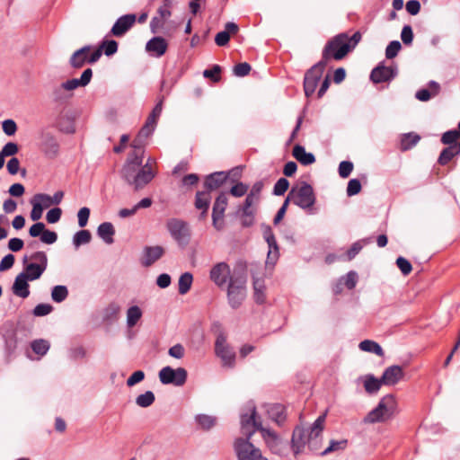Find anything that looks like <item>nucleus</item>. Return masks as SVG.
Masks as SVG:
<instances>
[{
  "label": "nucleus",
  "instance_id": "1",
  "mask_svg": "<svg viewBox=\"0 0 460 460\" xmlns=\"http://www.w3.org/2000/svg\"><path fill=\"white\" fill-rule=\"evenodd\" d=\"M139 156L128 157L121 170L122 178L134 188L136 191L142 190L156 175L155 170L149 165H142Z\"/></svg>",
  "mask_w": 460,
  "mask_h": 460
},
{
  "label": "nucleus",
  "instance_id": "2",
  "mask_svg": "<svg viewBox=\"0 0 460 460\" xmlns=\"http://www.w3.org/2000/svg\"><path fill=\"white\" fill-rule=\"evenodd\" d=\"M349 51H351V46L349 43V35L338 34L326 43L320 62H323L326 66L330 59L341 60Z\"/></svg>",
  "mask_w": 460,
  "mask_h": 460
},
{
  "label": "nucleus",
  "instance_id": "3",
  "mask_svg": "<svg viewBox=\"0 0 460 460\" xmlns=\"http://www.w3.org/2000/svg\"><path fill=\"white\" fill-rule=\"evenodd\" d=\"M397 402L393 394L384 396L377 406L364 418L365 423L384 422L391 419L396 411Z\"/></svg>",
  "mask_w": 460,
  "mask_h": 460
},
{
  "label": "nucleus",
  "instance_id": "4",
  "mask_svg": "<svg viewBox=\"0 0 460 460\" xmlns=\"http://www.w3.org/2000/svg\"><path fill=\"white\" fill-rule=\"evenodd\" d=\"M93 76V70L91 68L85 69L79 79L73 78L62 83L60 85L53 89L52 95L55 101L63 102L72 97L70 92L75 90L80 86L87 85Z\"/></svg>",
  "mask_w": 460,
  "mask_h": 460
},
{
  "label": "nucleus",
  "instance_id": "5",
  "mask_svg": "<svg viewBox=\"0 0 460 460\" xmlns=\"http://www.w3.org/2000/svg\"><path fill=\"white\" fill-rule=\"evenodd\" d=\"M287 199H289V202L292 201L295 205L303 209L312 208L315 202L314 190L312 186L305 181H301L294 186Z\"/></svg>",
  "mask_w": 460,
  "mask_h": 460
},
{
  "label": "nucleus",
  "instance_id": "6",
  "mask_svg": "<svg viewBox=\"0 0 460 460\" xmlns=\"http://www.w3.org/2000/svg\"><path fill=\"white\" fill-rule=\"evenodd\" d=\"M215 353L221 359L224 367L233 368L235 366V352L227 343L224 332H219L215 341Z\"/></svg>",
  "mask_w": 460,
  "mask_h": 460
},
{
  "label": "nucleus",
  "instance_id": "7",
  "mask_svg": "<svg viewBox=\"0 0 460 460\" xmlns=\"http://www.w3.org/2000/svg\"><path fill=\"white\" fill-rule=\"evenodd\" d=\"M234 448L238 460H268L260 448L243 438L235 439Z\"/></svg>",
  "mask_w": 460,
  "mask_h": 460
},
{
  "label": "nucleus",
  "instance_id": "8",
  "mask_svg": "<svg viewBox=\"0 0 460 460\" xmlns=\"http://www.w3.org/2000/svg\"><path fill=\"white\" fill-rule=\"evenodd\" d=\"M246 280L243 277L230 279L227 288L228 303L232 308H238L246 297Z\"/></svg>",
  "mask_w": 460,
  "mask_h": 460
},
{
  "label": "nucleus",
  "instance_id": "9",
  "mask_svg": "<svg viewBox=\"0 0 460 460\" xmlns=\"http://www.w3.org/2000/svg\"><path fill=\"white\" fill-rule=\"evenodd\" d=\"M324 69L325 66L323 62L319 61L305 73L304 78V91L305 96L309 97L314 93Z\"/></svg>",
  "mask_w": 460,
  "mask_h": 460
},
{
  "label": "nucleus",
  "instance_id": "10",
  "mask_svg": "<svg viewBox=\"0 0 460 460\" xmlns=\"http://www.w3.org/2000/svg\"><path fill=\"white\" fill-rule=\"evenodd\" d=\"M159 379L164 385L181 386L186 382L187 371L183 367L173 369L171 367H164L159 371Z\"/></svg>",
  "mask_w": 460,
  "mask_h": 460
},
{
  "label": "nucleus",
  "instance_id": "11",
  "mask_svg": "<svg viewBox=\"0 0 460 460\" xmlns=\"http://www.w3.org/2000/svg\"><path fill=\"white\" fill-rule=\"evenodd\" d=\"M91 51L90 46H84L80 49L74 52L72 57L70 58V65L74 68L82 67L86 62L88 63H95L99 60L102 56L101 49H96L90 56L89 53Z\"/></svg>",
  "mask_w": 460,
  "mask_h": 460
},
{
  "label": "nucleus",
  "instance_id": "12",
  "mask_svg": "<svg viewBox=\"0 0 460 460\" xmlns=\"http://www.w3.org/2000/svg\"><path fill=\"white\" fill-rule=\"evenodd\" d=\"M241 429L243 435L245 436L244 439L247 440L251 438L255 430H259L261 433H262V430L266 429L262 427L261 421L257 420L255 408L252 410L250 414L242 415Z\"/></svg>",
  "mask_w": 460,
  "mask_h": 460
},
{
  "label": "nucleus",
  "instance_id": "13",
  "mask_svg": "<svg viewBox=\"0 0 460 460\" xmlns=\"http://www.w3.org/2000/svg\"><path fill=\"white\" fill-rule=\"evenodd\" d=\"M326 412L320 415L314 422L313 426L310 428V430H307L308 447L312 451H317L321 447V440L319 439V438L323 430Z\"/></svg>",
  "mask_w": 460,
  "mask_h": 460
},
{
  "label": "nucleus",
  "instance_id": "14",
  "mask_svg": "<svg viewBox=\"0 0 460 460\" xmlns=\"http://www.w3.org/2000/svg\"><path fill=\"white\" fill-rule=\"evenodd\" d=\"M261 436L272 453L279 456H285L287 454L288 444L282 441L273 430L269 429H263Z\"/></svg>",
  "mask_w": 460,
  "mask_h": 460
},
{
  "label": "nucleus",
  "instance_id": "15",
  "mask_svg": "<svg viewBox=\"0 0 460 460\" xmlns=\"http://www.w3.org/2000/svg\"><path fill=\"white\" fill-rule=\"evenodd\" d=\"M227 206V197L226 193H220L215 200L212 211L213 226L217 230L224 226V213Z\"/></svg>",
  "mask_w": 460,
  "mask_h": 460
},
{
  "label": "nucleus",
  "instance_id": "16",
  "mask_svg": "<svg viewBox=\"0 0 460 460\" xmlns=\"http://www.w3.org/2000/svg\"><path fill=\"white\" fill-rule=\"evenodd\" d=\"M171 15V5L168 3H164L158 8L156 15L150 22L151 31L155 34L160 32Z\"/></svg>",
  "mask_w": 460,
  "mask_h": 460
},
{
  "label": "nucleus",
  "instance_id": "17",
  "mask_svg": "<svg viewBox=\"0 0 460 460\" xmlns=\"http://www.w3.org/2000/svg\"><path fill=\"white\" fill-rule=\"evenodd\" d=\"M230 267L226 262H218L210 270V279L219 288L225 286L230 277Z\"/></svg>",
  "mask_w": 460,
  "mask_h": 460
},
{
  "label": "nucleus",
  "instance_id": "18",
  "mask_svg": "<svg viewBox=\"0 0 460 460\" xmlns=\"http://www.w3.org/2000/svg\"><path fill=\"white\" fill-rule=\"evenodd\" d=\"M167 227L177 242L187 243L189 239V229L185 222L173 218L167 223Z\"/></svg>",
  "mask_w": 460,
  "mask_h": 460
},
{
  "label": "nucleus",
  "instance_id": "19",
  "mask_svg": "<svg viewBox=\"0 0 460 460\" xmlns=\"http://www.w3.org/2000/svg\"><path fill=\"white\" fill-rule=\"evenodd\" d=\"M307 430L302 427H296L292 435L291 445L295 456H297L303 452L305 446H308L307 442Z\"/></svg>",
  "mask_w": 460,
  "mask_h": 460
},
{
  "label": "nucleus",
  "instance_id": "20",
  "mask_svg": "<svg viewBox=\"0 0 460 460\" xmlns=\"http://www.w3.org/2000/svg\"><path fill=\"white\" fill-rule=\"evenodd\" d=\"M135 14H126L119 18L111 28V33L116 37L123 36L135 23Z\"/></svg>",
  "mask_w": 460,
  "mask_h": 460
},
{
  "label": "nucleus",
  "instance_id": "21",
  "mask_svg": "<svg viewBox=\"0 0 460 460\" xmlns=\"http://www.w3.org/2000/svg\"><path fill=\"white\" fill-rule=\"evenodd\" d=\"M404 376L402 367L394 365L385 368L382 375V381L385 385H394Z\"/></svg>",
  "mask_w": 460,
  "mask_h": 460
},
{
  "label": "nucleus",
  "instance_id": "22",
  "mask_svg": "<svg viewBox=\"0 0 460 460\" xmlns=\"http://www.w3.org/2000/svg\"><path fill=\"white\" fill-rule=\"evenodd\" d=\"M394 76L395 70L391 66H385L382 64L375 67L370 75L371 80L376 84L390 81Z\"/></svg>",
  "mask_w": 460,
  "mask_h": 460
},
{
  "label": "nucleus",
  "instance_id": "23",
  "mask_svg": "<svg viewBox=\"0 0 460 460\" xmlns=\"http://www.w3.org/2000/svg\"><path fill=\"white\" fill-rule=\"evenodd\" d=\"M228 175L224 172H216L205 178L204 187L207 190L206 191H210L217 190L220 188L224 182L227 180Z\"/></svg>",
  "mask_w": 460,
  "mask_h": 460
},
{
  "label": "nucleus",
  "instance_id": "24",
  "mask_svg": "<svg viewBox=\"0 0 460 460\" xmlns=\"http://www.w3.org/2000/svg\"><path fill=\"white\" fill-rule=\"evenodd\" d=\"M211 196L208 191H198L195 197V208L201 210L199 220H205L208 217V210L209 208Z\"/></svg>",
  "mask_w": 460,
  "mask_h": 460
},
{
  "label": "nucleus",
  "instance_id": "25",
  "mask_svg": "<svg viewBox=\"0 0 460 460\" xmlns=\"http://www.w3.org/2000/svg\"><path fill=\"white\" fill-rule=\"evenodd\" d=\"M164 253L162 246H147L144 249V256L142 259V265L149 267L158 261Z\"/></svg>",
  "mask_w": 460,
  "mask_h": 460
},
{
  "label": "nucleus",
  "instance_id": "26",
  "mask_svg": "<svg viewBox=\"0 0 460 460\" xmlns=\"http://www.w3.org/2000/svg\"><path fill=\"white\" fill-rule=\"evenodd\" d=\"M28 280L30 279L25 273L18 274L13 285V294L22 298L28 297L30 295Z\"/></svg>",
  "mask_w": 460,
  "mask_h": 460
},
{
  "label": "nucleus",
  "instance_id": "27",
  "mask_svg": "<svg viewBox=\"0 0 460 460\" xmlns=\"http://www.w3.org/2000/svg\"><path fill=\"white\" fill-rule=\"evenodd\" d=\"M168 43L162 37H154L146 45V50L156 57H162L167 50Z\"/></svg>",
  "mask_w": 460,
  "mask_h": 460
},
{
  "label": "nucleus",
  "instance_id": "28",
  "mask_svg": "<svg viewBox=\"0 0 460 460\" xmlns=\"http://www.w3.org/2000/svg\"><path fill=\"white\" fill-rule=\"evenodd\" d=\"M238 26L234 22H227L225 25V31L218 32L215 37V42L219 47L227 45L230 40V35H234L238 32Z\"/></svg>",
  "mask_w": 460,
  "mask_h": 460
},
{
  "label": "nucleus",
  "instance_id": "29",
  "mask_svg": "<svg viewBox=\"0 0 460 460\" xmlns=\"http://www.w3.org/2000/svg\"><path fill=\"white\" fill-rule=\"evenodd\" d=\"M293 156L303 165H309L315 162V157L312 153H307L304 146L296 145L292 151Z\"/></svg>",
  "mask_w": 460,
  "mask_h": 460
},
{
  "label": "nucleus",
  "instance_id": "30",
  "mask_svg": "<svg viewBox=\"0 0 460 460\" xmlns=\"http://www.w3.org/2000/svg\"><path fill=\"white\" fill-rule=\"evenodd\" d=\"M268 414L270 420L279 426L282 425L287 418L286 408L282 404H272L268 409Z\"/></svg>",
  "mask_w": 460,
  "mask_h": 460
},
{
  "label": "nucleus",
  "instance_id": "31",
  "mask_svg": "<svg viewBox=\"0 0 460 460\" xmlns=\"http://www.w3.org/2000/svg\"><path fill=\"white\" fill-rule=\"evenodd\" d=\"M459 154H460V145L448 146L447 147H446L442 150L438 162L441 165H446L455 156L458 155Z\"/></svg>",
  "mask_w": 460,
  "mask_h": 460
},
{
  "label": "nucleus",
  "instance_id": "32",
  "mask_svg": "<svg viewBox=\"0 0 460 460\" xmlns=\"http://www.w3.org/2000/svg\"><path fill=\"white\" fill-rule=\"evenodd\" d=\"M97 234L108 244H111L114 242L113 235L115 229L113 225L110 222L101 224L98 226Z\"/></svg>",
  "mask_w": 460,
  "mask_h": 460
},
{
  "label": "nucleus",
  "instance_id": "33",
  "mask_svg": "<svg viewBox=\"0 0 460 460\" xmlns=\"http://www.w3.org/2000/svg\"><path fill=\"white\" fill-rule=\"evenodd\" d=\"M420 140V136L414 132L404 134L401 138L400 149L402 151H407L415 146Z\"/></svg>",
  "mask_w": 460,
  "mask_h": 460
},
{
  "label": "nucleus",
  "instance_id": "34",
  "mask_svg": "<svg viewBox=\"0 0 460 460\" xmlns=\"http://www.w3.org/2000/svg\"><path fill=\"white\" fill-rule=\"evenodd\" d=\"M358 348L363 351L372 352L379 357L384 356V350L381 346L377 342L371 340L362 341L359 343Z\"/></svg>",
  "mask_w": 460,
  "mask_h": 460
},
{
  "label": "nucleus",
  "instance_id": "35",
  "mask_svg": "<svg viewBox=\"0 0 460 460\" xmlns=\"http://www.w3.org/2000/svg\"><path fill=\"white\" fill-rule=\"evenodd\" d=\"M382 385H384L382 377L377 379L373 375H367L364 382L365 390L368 394L378 392Z\"/></svg>",
  "mask_w": 460,
  "mask_h": 460
},
{
  "label": "nucleus",
  "instance_id": "36",
  "mask_svg": "<svg viewBox=\"0 0 460 460\" xmlns=\"http://www.w3.org/2000/svg\"><path fill=\"white\" fill-rule=\"evenodd\" d=\"M25 271L23 273L28 276V279L32 281L40 278L42 273L45 271L43 266H39L36 263H28L24 267Z\"/></svg>",
  "mask_w": 460,
  "mask_h": 460
},
{
  "label": "nucleus",
  "instance_id": "37",
  "mask_svg": "<svg viewBox=\"0 0 460 460\" xmlns=\"http://www.w3.org/2000/svg\"><path fill=\"white\" fill-rule=\"evenodd\" d=\"M253 290H254V299L256 303L262 304L265 301V285L264 280L261 279H254L253 280Z\"/></svg>",
  "mask_w": 460,
  "mask_h": 460
},
{
  "label": "nucleus",
  "instance_id": "38",
  "mask_svg": "<svg viewBox=\"0 0 460 460\" xmlns=\"http://www.w3.org/2000/svg\"><path fill=\"white\" fill-rule=\"evenodd\" d=\"M193 281V277L190 272H185L181 275L178 282L179 286V293L181 295H185L189 292L191 288V284Z\"/></svg>",
  "mask_w": 460,
  "mask_h": 460
},
{
  "label": "nucleus",
  "instance_id": "39",
  "mask_svg": "<svg viewBox=\"0 0 460 460\" xmlns=\"http://www.w3.org/2000/svg\"><path fill=\"white\" fill-rule=\"evenodd\" d=\"M199 427L204 430L212 429L217 424V418L207 414H199L196 417Z\"/></svg>",
  "mask_w": 460,
  "mask_h": 460
},
{
  "label": "nucleus",
  "instance_id": "40",
  "mask_svg": "<svg viewBox=\"0 0 460 460\" xmlns=\"http://www.w3.org/2000/svg\"><path fill=\"white\" fill-rule=\"evenodd\" d=\"M142 316L140 308L137 305L131 306L127 311V324L128 327H133L137 324Z\"/></svg>",
  "mask_w": 460,
  "mask_h": 460
},
{
  "label": "nucleus",
  "instance_id": "41",
  "mask_svg": "<svg viewBox=\"0 0 460 460\" xmlns=\"http://www.w3.org/2000/svg\"><path fill=\"white\" fill-rule=\"evenodd\" d=\"M155 396L152 391H146L136 398V403L142 408L149 407L154 403Z\"/></svg>",
  "mask_w": 460,
  "mask_h": 460
},
{
  "label": "nucleus",
  "instance_id": "42",
  "mask_svg": "<svg viewBox=\"0 0 460 460\" xmlns=\"http://www.w3.org/2000/svg\"><path fill=\"white\" fill-rule=\"evenodd\" d=\"M31 349L40 356H44L49 349V342L46 340H35L31 344Z\"/></svg>",
  "mask_w": 460,
  "mask_h": 460
},
{
  "label": "nucleus",
  "instance_id": "43",
  "mask_svg": "<svg viewBox=\"0 0 460 460\" xmlns=\"http://www.w3.org/2000/svg\"><path fill=\"white\" fill-rule=\"evenodd\" d=\"M260 199L251 196L250 194L247 195L244 204L243 206V213L245 217H251L254 215L255 210L252 208L253 205L258 204Z\"/></svg>",
  "mask_w": 460,
  "mask_h": 460
},
{
  "label": "nucleus",
  "instance_id": "44",
  "mask_svg": "<svg viewBox=\"0 0 460 460\" xmlns=\"http://www.w3.org/2000/svg\"><path fill=\"white\" fill-rule=\"evenodd\" d=\"M68 296V290L65 286H56L51 292L52 299L57 303L63 302Z\"/></svg>",
  "mask_w": 460,
  "mask_h": 460
},
{
  "label": "nucleus",
  "instance_id": "45",
  "mask_svg": "<svg viewBox=\"0 0 460 460\" xmlns=\"http://www.w3.org/2000/svg\"><path fill=\"white\" fill-rule=\"evenodd\" d=\"M145 140L140 138V137L137 136V137L133 140L131 146L134 148L133 152L128 155V157L139 156V158L143 161L144 155V146Z\"/></svg>",
  "mask_w": 460,
  "mask_h": 460
},
{
  "label": "nucleus",
  "instance_id": "46",
  "mask_svg": "<svg viewBox=\"0 0 460 460\" xmlns=\"http://www.w3.org/2000/svg\"><path fill=\"white\" fill-rule=\"evenodd\" d=\"M92 239V234L88 230H81L77 232L74 236V244L78 247L81 244H85L90 243Z\"/></svg>",
  "mask_w": 460,
  "mask_h": 460
},
{
  "label": "nucleus",
  "instance_id": "47",
  "mask_svg": "<svg viewBox=\"0 0 460 460\" xmlns=\"http://www.w3.org/2000/svg\"><path fill=\"white\" fill-rule=\"evenodd\" d=\"M459 138V134L457 130H448L442 135L441 142L444 145H460V142H457Z\"/></svg>",
  "mask_w": 460,
  "mask_h": 460
},
{
  "label": "nucleus",
  "instance_id": "48",
  "mask_svg": "<svg viewBox=\"0 0 460 460\" xmlns=\"http://www.w3.org/2000/svg\"><path fill=\"white\" fill-rule=\"evenodd\" d=\"M31 203H38L40 207H42V209H44L52 205V200L50 199L49 195L39 193L33 196Z\"/></svg>",
  "mask_w": 460,
  "mask_h": 460
},
{
  "label": "nucleus",
  "instance_id": "49",
  "mask_svg": "<svg viewBox=\"0 0 460 460\" xmlns=\"http://www.w3.org/2000/svg\"><path fill=\"white\" fill-rule=\"evenodd\" d=\"M263 237L265 238L270 249L273 248L276 251L278 250L277 242L270 226H265L263 227Z\"/></svg>",
  "mask_w": 460,
  "mask_h": 460
},
{
  "label": "nucleus",
  "instance_id": "50",
  "mask_svg": "<svg viewBox=\"0 0 460 460\" xmlns=\"http://www.w3.org/2000/svg\"><path fill=\"white\" fill-rule=\"evenodd\" d=\"M346 446H347V440L346 439H342V440H340V441L332 440L330 442L329 447L327 448H325L321 453V455L324 456V455L330 454V453L334 452V451L344 449L346 447Z\"/></svg>",
  "mask_w": 460,
  "mask_h": 460
},
{
  "label": "nucleus",
  "instance_id": "51",
  "mask_svg": "<svg viewBox=\"0 0 460 460\" xmlns=\"http://www.w3.org/2000/svg\"><path fill=\"white\" fill-rule=\"evenodd\" d=\"M98 49H103L104 54L106 56H111L115 54L118 50V43L117 41L111 40H105L102 42L101 47Z\"/></svg>",
  "mask_w": 460,
  "mask_h": 460
},
{
  "label": "nucleus",
  "instance_id": "52",
  "mask_svg": "<svg viewBox=\"0 0 460 460\" xmlns=\"http://www.w3.org/2000/svg\"><path fill=\"white\" fill-rule=\"evenodd\" d=\"M220 73H221V66L218 65H215V66H213V67L211 69L204 70L203 75L206 78L211 79L213 82H219L221 79Z\"/></svg>",
  "mask_w": 460,
  "mask_h": 460
},
{
  "label": "nucleus",
  "instance_id": "53",
  "mask_svg": "<svg viewBox=\"0 0 460 460\" xmlns=\"http://www.w3.org/2000/svg\"><path fill=\"white\" fill-rule=\"evenodd\" d=\"M401 48V43L398 40L391 41L386 47L385 57L389 59L395 58Z\"/></svg>",
  "mask_w": 460,
  "mask_h": 460
},
{
  "label": "nucleus",
  "instance_id": "54",
  "mask_svg": "<svg viewBox=\"0 0 460 460\" xmlns=\"http://www.w3.org/2000/svg\"><path fill=\"white\" fill-rule=\"evenodd\" d=\"M288 181L286 178H280L274 186L273 193L277 196L283 195L288 190Z\"/></svg>",
  "mask_w": 460,
  "mask_h": 460
},
{
  "label": "nucleus",
  "instance_id": "55",
  "mask_svg": "<svg viewBox=\"0 0 460 460\" xmlns=\"http://www.w3.org/2000/svg\"><path fill=\"white\" fill-rule=\"evenodd\" d=\"M360 190H361V183L358 179H351L348 182L347 195L349 197L358 194L360 192Z\"/></svg>",
  "mask_w": 460,
  "mask_h": 460
},
{
  "label": "nucleus",
  "instance_id": "56",
  "mask_svg": "<svg viewBox=\"0 0 460 460\" xmlns=\"http://www.w3.org/2000/svg\"><path fill=\"white\" fill-rule=\"evenodd\" d=\"M396 265L404 276L409 275L412 270L411 264L403 257L397 258Z\"/></svg>",
  "mask_w": 460,
  "mask_h": 460
},
{
  "label": "nucleus",
  "instance_id": "57",
  "mask_svg": "<svg viewBox=\"0 0 460 460\" xmlns=\"http://www.w3.org/2000/svg\"><path fill=\"white\" fill-rule=\"evenodd\" d=\"M251 69H252V67L248 63H246V62L239 63L234 66V74L236 76L243 77V76L249 75V73L251 72Z\"/></svg>",
  "mask_w": 460,
  "mask_h": 460
},
{
  "label": "nucleus",
  "instance_id": "58",
  "mask_svg": "<svg viewBox=\"0 0 460 460\" xmlns=\"http://www.w3.org/2000/svg\"><path fill=\"white\" fill-rule=\"evenodd\" d=\"M53 310V306L49 304H39L33 309V314L35 316H45L50 314Z\"/></svg>",
  "mask_w": 460,
  "mask_h": 460
},
{
  "label": "nucleus",
  "instance_id": "59",
  "mask_svg": "<svg viewBox=\"0 0 460 460\" xmlns=\"http://www.w3.org/2000/svg\"><path fill=\"white\" fill-rule=\"evenodd\" d=\"M353 164L349 161H342L339 165V174L341 178L349 176L353 170Z\"/></svg>",
  "mask_w": 460,
  "mask_h": 460
},
{
  "label": "nucleus",
  "instance_id": "60",
  "mask_svg": "<svg viewBox=\"0 0 460 460\" xmlns=\"http://www.w3.org/2000/svg\"><path fill=\"white\" fill-rule=\"evenodd\" d=\"M90 217V209L86 207H84L79 209L77 213V218H78V225L80 227H84L87 223Z\"/></svg>",
  "mask_w": 460,
  "mask_h": 460
},
{
  "label": "nucleus",
  "instance_id": "61",
  "mask_svg": "<svg viewBox=\"0 0 460 460\" xmlns=\"http://www.w3.org/2000/svg\"><path fill=\"white\" fill-rule=\"evenodd\" d=\"M247 190L248 185L243 182H238L231 188L230 194L233 195L234 197L239 198L243 196L247 192Z\"/></svg>",
  "mask_w": 460,
  "mask_h": 460
},
{
  "label": "nucleus",
  "instance_id": "62",
  "mask_svg": "<svg viewBox=\"0 0 460 460\" xmlns=\"http://www.w3.org/2000/svg\"><path fill=\"white\" fill-rule=\"evenodd\" d=\"M145 378V373L142 370L135 371L127 380V385L131 387L140 383Z\"/></svg>",
  "mask_w": 460,
  "mask_h": 460
},
{
  "label": "nucleus",
  "instance_id": "63",
  "mask_svg": "<svg viewBox=\"0 0 460 460\" xmlns=\"http://www.w3.org/2000/svg\"><path fill=\"white\" fill-rule=\"evenodd\" d=\"M3 131L7 136H13L15 134L17 130V125L14 120L13 119H6L2 124Z\"/></svg>",
  "mask_w": 460,
  "mask_h": 460
},
{
  "label": "nucleus",
  "instance_id": "64",
  "mask_svg": "<svg viewBox=\"0 0 460 460\" xmlns=\"http://www.w3.org/2000/svg\"><path fill=\"white\" fill-rule=\"evenodd\" d=\"M58 239V234L53 232V231H50V230H48V229H44L41 236H40V240L42 243H47V244H52L54 243Z\"/></svg>",
  "mask_w": 460,
  "mask_h": 460
}]
</instances>
